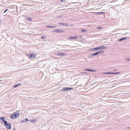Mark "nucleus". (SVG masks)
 I'll return each mask as SVG.
<instances>
[{"mask_svg":"<svg viewBox=\"0 0 130 130\" xmlns=\"http://www.w3.org/2000/svg\"><path fill=\"white\" fill-rule=\"evenodd\" d=\"M62 2H63L64 1V0H61Z\"/></svg>","mask_w":130,"mask_h":130,"instance_id":"34","label":"nucleus"},{"mask_svg":"<svg viewBox=\"0 0 130 130\" xmlns=\"http://www.w3.org/2000/svg\"><path fill=\"white\" fill-rule=\"evenodd\" d=\"M13 130H16L15 128H13Z\"/></svg>","mask_w":130,"mask_h":130,"instance_id":"35","label":"nucleus"},{"mask_svg":"<svg viewBox=\"0 0 130 130\" xmlns=\"http://www.w3.org/2000/svg\"><path fill=\"white\" fill-rule=\"evenodd\" d=\"M29 122H32V123H35L37 122V120L36 119H33L29 120Z\"/></svg>","mask_w":130,"mask_h":130,"instance_id":"8","label":"nucleus"},{"mask_svg":"<svg viewBox=\"0 0 130 130\" xmlns=\"http://www.w3.org/2000/svg\"><path fill=\"white\" fill-rule=\"evenodd\" d=\"M28 20H29V21H32V19L31 18H28Z\"/></svg>","mask_w":130,"mask_h":130,"instance_id":"24","label":"nucleus"},{"mask_svg":"<svg viewBox=\"0 0 130 130\" xmlns=\"http://www.w3.org/2000/svg\"><path fill=\"white\" fill-rule=\"evenodd\" d=\"M26 122V121H25V119H24L22 120L21 121V122L22 123H24V122Z\"/></svg>","mask_w":130,"mask_h":130,"instance_id":"23","label":"nucleus"},{"mask_svg":"<svg viewBox=\"0 0 130 130\" xmlns=\"http://www.w3.org/2000/svg\"><path fill=\"white\" fill-rule=\"evenodd\" d=\"M79 37H80V38H82L83 37L82 36H79Z\"/></svg>","mask_w":130,"mask_h":130,"instance_id":"33","label":"nucleus"},{"mask_svg":"<svg viewBox=\"0 0 130 130\" xmlns=\"http://www.w3.org/2000/svg\"><path fill=\"white\" fill-rule=\"evenodd\" d=\"M59 25H61L63 26H67L68 25V24L67 23H59Z\"/></svg>","mask_w":130,"mask_h":130,"instance_id":"9","label":"nucleus"},{"mask_svg":"<svg viewBox=\"0 0 130 130\" xmlns=\"http://www.w3.org/2000/svg\"><path fill=\"white\" fill-rule=\"evenodd\" d=\"M25 119V121H26V122H27V121H28L29 122V120H28V119L27 118H26Z\"/></svg>","mask_w":130,"mask_h":130,"instance_id":"25","label":"nucleus"},{"mask_svg":"<svg viewBox=\"0 0 130 130\" xmlns=\"http://www.w3.org/2000/svg\"><path fill=\"white\" fill-rule=\"evenodd\" d=\"M22 6H24V5H22Z\"/></svg>","mask_w":130,"mask_h":130,"instance_id":"36","label":"nucleus"},{"mask_svg":"<svg viewBox=\"0 0 130 130\" xmlns=\"http://www.w3.org/2000/svg\"><path fill=\"white\" fill-rule=\"evenodd\" d=\"M126 39V37H123L122 38H121L120 39H119V41H121L123 40H124Z\"/></svg>","mask_w":130,"mask_h":130,"instance_id":"12","label":"nucleus"},{"mask_svg":"<svg viewBox=\"0 0 130 130\" xmlns=\"http://www.w3.org/2000/svg\"><path fill=\"white\" fill-rule=\"evenodd\" d=\"M8 125H6V127L8 129H10L11 128V125L10 123L7 124Z\"/></svg>","mask_w":130,"mask_h":130,"instance_id":"7","label":"nucleus"},{"mask_svg":"<svg viewBox=\"0 0 130 130\" xmlns=\"http://www.w3.org/2000/svg\"><path fill=\"white\" fill-rule=\"evenodd\" d=\"M20 84H18L17 85H14L13 86V88H15L17 86H19V85H20Z\"/></svg>","mask_w":130,"mask_h":130,"instance_id":"22","label":"nucleus"},{"mask_svg":"<svg viewBox=\"0 0 130 130\" xmlns=\"http://www.w3.org/2000/svg\"><path fill=\"white\" fill-rule=\"evenodd\" d=\"M114 73H112V72H105L103 73V74H113Z\"/></svg>","mask_w":130,"mask_h":130,"instance_id":"14","label":"nucleus"},{"mask_svg":"<svg viewBox=\"0 0 130 130\" xmlns=\"http://www.w3.org/2000/svg\"><path fill=\"white\" fill-rule=\"evenodd\" d=\"M77 37H72L69 38V39H77Z\"/></svg>","mask_w":130,"mask_h":130,"instance_id":"18","label":"nucleus"},{"mask_svg":"<svg viewBox=\"0 0 130 130\" xmlns=\"http://www.w3.org/2000/svg\"><path fill=\"white\" fill-rule=\"evenodd\" d=\"M81 31L83 32H85L88 31L87 30L84 29H82Z\"/></svg>","mask_w":130,"mask_h":130,"instance_id":"20","label":"nucleus"},{"mask_svg":"<svg viewBox=\"0 0 130 130\" xmlns=\"http://www.w3.org/2000/svg\"><path fill=\"white\" fill-rule=\"evenodd\" d=\"M55 31L57 32V33H60L63 32H64V31L63 30L56 29L53 32H54Z\"/></svg>","mask_w":130,"mask_h":130,"instance_id":"5","label":"nucleus"},{"mask_svg":"<svg viewBox=\"0 0 130 130\" xmlns=\"http://www.w3.org/2000/svg\"><path fill=\"white\" fill-rule=\"evenodd\" d=\"M112 73H113V74H120V73L119 72H112Z\"/></svg>","mask_w":130,"mask_h":130,"instance_id":"26","label":"nucleus"},{"mask_svg":"<svg viewBox=\"0 0 130 130\" xmlns=\"http://www.w3.org/2000/svg\"><path fill=\"white\" fill-rule=\"evenodd\" d=\"M8 10V9H7L5 11H4V13H5L7 10Z\"/></svg>","mask_w":130,"mask_h":130,"instance_id":"29","label":"nucleus"},{"mask_svg":"<svg viewBox=\"0 0 130 130\" xmlns=\"http://www.w3.org/2000/svg\"><path fill=\"white\" fill-rule=\"evenodd\" d=\"M102 28V27H99L98 28V29H101Z\"/></svg>","mask_w":130,"mask_h":130,"instance_id":"31","label":"nucleus"},{"mask_svg":"<svg viewBox=\"0 0 130 130\" xmlns=\"http://www.w3.org/2000/svg\"><path fill=\"white\" fill-rule=\"evenodd\" d=\"M3 122L4 123V124L5 125H7V124H8L7 123V122L5 120L4 121H3Z\"/></svg>","mask_w":130,"mask_h":130,"instance_id":"16","label":"nucleus"},{"mask_svg":"<svg viewBox=\"0 0 130 130\" xmlns=\"http://www.w3.org/2000/svg\"><path fill=\"white\" fill-rule=\"evenodd\" d=\"M99 54V53L98 52H96L95 53H93V54H92V56H94L95 55H98Z\"/></svg>","mask_w":130,"mask_h":130,"instance_id":"13","label":"nucleus"},{"mask_svg":"<svg viewBox=\"0 0 130 130\" xmlns=\"http://www.w3.org/2000/svg\"><path fill=\"white\" fill-rule=\"evenodd\" d=\"M126 60L128 61H130V58L127 59Z\"/></svg>","mask_w":130,"mask_h":130,"instance_id":"28","label":"nucleus"},{"mask_svg":"<svg viewBox=\"0 0 130 130\" xmlns=\"http://www.w3.org/2000/svg\"><path fill=\"white\" fill-rule=\"evenodd\" d=\"M126 129H130V127H127Z\"/></svg>","mask_w":130,"mask_h":130,"instance_id":"27","label":"nucleus"},{"mask_svg":"<svg viewBox=\"0 0 130 130\" xmlns=\"http://www.w3.org/2000/svg\"><path fill=\"white\" fill-rule=\"evenodd\" d=\"M72 89H73L72 88H69V87H66L65 88H64L62 89L61 90V91L64 92L66 91H68V90H71Z\"/></svg>","mask_w":130,"mask_h":130,"instance_id":"3","label":"nucleus"},{"mask_svg":"<svg viewBox=\"0 0 130 130\" xmlns=\"http://www.w3.org/2000/svg\"><path fill=\"white\" fill-rule=\"evenodd\" d=\"M65 54H66L64 53H58V55L60 56H65Z\"/></svg>","mask_w":130,"mask_h":130,"instance_id":"10","label":"nucleus"},{"mask_svg":"<svg viewBox=\"0 0 130 130\" xmlns=\"http://www.w3.org/2000/svg\"><path fill=\"white\" fill-rule=\"evenodd\" d=\"M107 48V47L104 46H100L99 47L96 48H91L92 51H96L99 50L105 49Z\"/></svg>","mask_w":130,"mask_h":130,"instance_id":"1","label":"nucleus"},{"mask_svg":"<svg viewBox=\"0 0 130 130\" xmlns=\"http://www.w3.org/2000/svg\"><path fill=\"white\" fill-rule=\"evenodd\" d=\"M105 14V12H102L97 13V14Z\"/></svg>","mask_w":130,"mask_h":130,"instance_id":"15","label":"nucleus"},{"mask_svg":"<svg viewBox=\"0 0 130 130\" xmlns=\"http://www.w3.org/2000/svg\"><path fill=\"white\" fill-rule=\"evenodd\" d=\"M5 118V117H0V120H2L3 121H4L5 120L4 119Z\"/></svg>","mask_w":130,"mask_h":130,"instance_id":"17","label":"nucleus"},{"mask_svg":"<svg viewBox=\"0 0 130 130\" xmlns=\"http://www.w3.org/2000/svg\"><path fill=\"white\" fill-rule=\"evenodd\" d=\"M102 82H104L103 83V84H104L106 83H107L108 82V79L105 80H103Z\"/></svg>","mask_w":130,"mask_h":130,"instance_id":"19","label":"nucleus"},{"mask_svg":"<svg viewBox=\"0 0 130 130\" xmlns=\"http://www.w3.org/2000/svg\"><path fill=\"white\" fill-rule=\"evenodd\" d=\"M98 52L99 53V54H100V53H103L104 52V51L103 50H101L100 51H98Z\"/></svg>","mask_w":130,"mask_h":130,"instance_id":"21","label":"nucleus"},{"mask_svg":"<svg viewBox=\"0 0 130 130\" xmlns=\"http://www.w3.org/2000/svg\"><path fill=\"white\" fill-rule=\"evenodd\" d=\"M29 57L30 58L32 59L34 58H35L36 57V55L35 54H32L29 55Z\"/></svg>","mask_w":130,"mask_h":130,"instance_id":"4","label":"nucleus"},{"mask_svg":"<svg viewBox=\"0 0 130 130\" xmlns=\"http://www.w3.org/2000/svg\"><path fill=\"white\" fill-rule=\"evenodd\" d=\"M20 113L19 111H17L15 112L14 114L11 115L10 117L12 119H14L17 117L19 115Z\"/></svg>","mask_w":130,"mask_h":130,"instance_id":"2","label":"nucleus"},{"mask_svg":"<svg viewBox=\"0 0 130 130\" xmlns=\"http://www.w3.org/2000/svg\"><path fill=\"white\" fill-rule=\"evenodd\" d=\"M41 38L42 39H44L45 38L43 36H41Z\"/></svg>","mask_w":130,"mask_h":130,"instance_id":"30","label":"nucleus"},{"mask_svg":"<svg viewBox=\"0 0 130 130\" xmlns=\"http://www.w3.org/2000/svg\"><path fill=\"white\" fill-rule=\"evenodd\" d=\"M83 73H85V74H87V72H82Z\"/></svg>","mask_w":130,"mask_h":130,"instance_id":"32","label":"nucleus"},{"mask_svg":"<svg viewBox=\"0 0 130 130\" xmlns=\"http://www.w3.org/2000/svg\"><path fill=\"white\" fill-rule=\"evenodd\" d=\"M84 70L85 71H87L89 72H95V70H93L92 69H85Z\"/></svg>","mask_w":130,"mask_h":130,"instance_id":"6","label":"nucleus"},{"mask_svg":"<svg viewBox=\"0 0 130 130\" xmlns=\"http://www.w3.org/2000/svg\"><path fill=\"white\" fill-rule=\"evenodd\" d=\"M46 27L48 28H55L57 26H47Z\"/></svg>","mask_w":130,"mask_h":130,"instance_id":"11","label":"nucleus"}]
</instances>
